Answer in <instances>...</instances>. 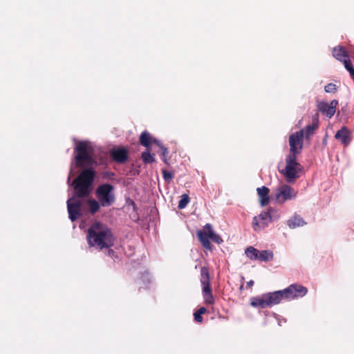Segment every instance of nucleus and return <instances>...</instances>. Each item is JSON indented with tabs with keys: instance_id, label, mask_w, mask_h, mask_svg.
I'll return each instance as SVG.
<instances>
[{
	"instance_id": "16",
	"label": "nucleus",
	"mask_w": 354,
	"mask_h": 354,
	"mask_svg": "<svg viewBox=\"0 0 354 354\" xmlns=\"http://www.w3.org/2000/svg\"><path fill=\"white\" fill-rule=\"evenodd\" d=\"M335 138L339 140L345 147H347L351 141V132L346 126L342 127L337 131L335 135Z\"/></svg>"
},
{
	"instance_id": "4",
	"label": "nucleus",
	"mask_w": 354,
	"mask_h": 354,
	"mask_svg": "<svg viewBox=\"0 0 354 354\" xmlns=\"http://www.w3.org/2000/svg\"><path fill=\"white\" fill-rule=\"evenodd\" d=\"M197 236L202 246L208 250L212 249L209 239L218 244H221L223 241L221 236L214 232L212 226L209 223L206 224L203 230L197 232Z\"/></svg>"
},
{
	"instance_id": "37",
	"label": "nucleus",
	"mask_w": 354,
	"mask_h": 354,
	"mask_svg": "<svg viewBox=\"0 0 354 354\" xmlns=\"http://www.w3.org/2000/svg\"><path fill=\"white\" fill-rule=\"evenodd\" d=\"M109 252L111 253V252H113V250H109Z\"/></svg>"
},
{
	"instance_id": "28",
	"label": "nucleus",
	"mask_w": 354,
	"mask_h": 354,
	"mask_svg": "<svg viewBox=\"0 0 354 354\" xmlns=\"http://www.w3.org/2000/svg\"><path fill=\"white\" fill-rule=\"evenodd\" d=\"M189 202V197L187 194H184L180 196L178 202V207L180 209H184Z\"/></svg>"
},
{
	"instance_id": "9",
	"label": "nucleus",
	"mask_w": 354,
	"mask_h": 354,
	"mask_svg": "<svg viewBox=\"0 0 354 354\" xmlns=\"http://www.w3.org/2000/svg\"><path fill=\"white\" fill-rule=\"evenodd\" d=\"M272 210L273 209L270 207L268 212H263L253 218L252 225L254 231H259L266 228L272 222V216L271 212Z\"/></svg>"
},
{
	"instance_id": "1",
	"label": "nucleus",
	"mask_w": 354,
	"mask_h": 354,
	"mask_svg": "<svg viewBox=\"0 0 354 354\" xmlns=\"http://www.w3.org/2000/svg\"><path fill=\"white\" fill-rule=\"evenodd\" d=\"M86 239L90 247L100 250L113 246L115 240L111 228L100 222H95L89 227Z\"/></svg>"
},
{
	"instance_id": "14",
	"label": "nucleus",
	"mask_w": 354,
	"mask_h": 354,
	"mask_svg": "<svg viewBox=\"0 0 354 354\" xmlns=\"http://www.w3.org/2000/svg\"><path fill=\"white\" fill-rule=\"evenodd\" d=\"M268 304V306L270 307L274 305L279 304L282 299H284L285 295L282 290L274 291L264 294Z\"/></svg>"
},
{
	"instance_id": "17",
	"label": "nucleus",
	"mask_w": 354,
	"mask_h": 354,
	"mask_svg": "<svg viewBox=\"0 0 354 354\" xmlns=\"http://www.w3.org/2000/svg\"><path fill=\"white\" fill-rule=\"evenodd\" d=\"M257 192L259 196V203L261 206L264 207L270 203V189L266 186H262L257 189Z\"/></svg>"
},
{
	"instance_id": "12",
	"label": "nucleus",
	"mask_w": 354,
	"mask_h": 354,
	"mask_svg": "<svg viewBox=\"0 0 354 354\" xmlns=\"http://www.w3.org/2000/svg\"><path fill=\"white\" fill-rule=\"evenodd\" d=\"M337 100H333L330 104L326 102H317V108L319 112L325 114L328 118H331L335 113L338 105Z\"/></svg>"
},
{
	"instance_id": "27",
	"label": "nucleus",
	"mask_w": 354,
	"mask_h": 354,
	"mask_svg": "<svg viewBox=\"0 0 354 354\" xmlns=\"http://www.w3.org/2000/svg\"><path fill=\"white\" fill-rule=\"evenodd\" d=\"M207 312V309L205 307H201L198 310L194 313V319L198 323H201L203 320L202 315Z\"/></svg>"
},
{
	"instance_id": "33",
	"label": "nucleus",
	"mask_w": 354,
	"mask_h": 354,
	"mask_svg": "<svg viewBox=\"0 0 354 354\" xmlns=\"http://www.w3.org/2000/svg\"><path fill=\"white\" fill-rule=\"evenodd\" d=\"M203 297H204L205 301L206 304H214V299L212 294H205V295H203Z\"/></svg>"
},
{
	"instance_id": "22",
	"label": "nucleus",
	"mask_w": 354,
	"mask_h": 354,
	"mask_svg": "<svg viewBox=\"0 0 354 354\" xmlns=\"http://www.w3.org/2000/svg\"><path fill=\"white\" fill-rule=\"evenodd\" d=\"M140 143L146 148H149L152 143V137L149 132L145 131L140 136Z\"/></svg>"
},
{
	"instance_id": "23",
	"label": "nucleus",
	"mask_w": 354,
	"mask_h": 354,
	"mask_svg": "<svg viewBox=\"0 0 354 354\" xmlns=\"http://www.w3.org/2000/svg\"><path fill=\"white\" fill-rule=\"evenodd\" d=\"M87 203L89 206V212L91 214H94L99 211L101 205L100 201L98 202L94 199H89L87 201Z\"/></svg>"
},
{
	"instance_id": "35",
	"label": "nucleus",
	"mask_w": 354,
	"mask_h": 354,
	"mask_svg": "<svg viewBox=\"0 0 354 354\" xmlns=\"http://www.w3.org/2000/svg\"><path fill=\"white\" fill-rule=\"evenodd\" d=\"M152 143H154V144L157 145L160 147L161 145H162V143L159 140H156L155 138H153L152 140Z\"/></svg>"
},
{
	"instance_id": "20",
	"label": "nucleus",
	"mask_w": 354,
	"mask_h": 354,
	"mask_svg": "<svg viewBox=\"0 0 354 354\" xmlns=\"http://www.w3.org/2000/svg\"><path fill=\"white\" fill-rule=\"evenodd\" d=\"M306 224V223L304 221L302 217L298 214H295L287 221V225L290 229L301 227Z\"/></svg>"
},
{
	"instance_id": "25",
	"label": "nucleus",
	"mask_w": 354,
	"mask_h": 354,
	"mask_svg": "<svg viewBox=\"0 0 354 354\" xmlns=\"http://www.w3.org/2000/svg\"><path fill=\"white\" fill-rule=\"evenodd\" d=\"M272 257L273 256L272 252L268 250H262L260 252H259L257 259L260 261H268L272 259Z\"/></svg>"
},
{
	"instance_id": "6",
	"label": "nucleus",
	"mask_w": 354,
	"mask_h": 354,
	"mask_svg": "<svg viewBox=\"0 0 354 354\" xmlns=\"http://www.w3.org/2000/svg\"><path fill=\"white\" fill-rule=\"evenodd\" d=\"M302 166L297 162V156L288 155L286 158V167L282 173L284 174L288 182L299 177L298 172L301 171Z\"/></svg>"
},
{
	"instance_id": "8",
	"label": "nucleus",
	"mask_w": 354,
	"mask_h": 354,
	"mask_svg": "<svg viewBox=\"0 0 354 354\" xmlns=\"http://www.w3.org/2000/svg\"><path fill=\"white\" fill-rule=\"evenodd\" d=\"M304 130L292 133L289 136L290 153L297 156L303 149Z\"/></svg>"
},
{
	"instance_id": "7",
	"label": "nucleus",
	"mask_w": 354,
	"mask_h": 354,
	"mask_svg": "<svg viewBox=\"0 0 354 354\" xmlns=\"http://www.w3.org/2000/svg\"><path fill=\"white\" fill-rule=\"evenodd\" d=\"M297 194V192L292 187L283 185L276 189L274 196L278 203L283 204L286 201L295 199Z\"/></svg>"
},
{
	"instance_id": "29",
	"label": "nucleus",
	"mask_w": 354,
	"mask_h": 354,
	"mask_svg": "<svg viewBox=\"0 0 354 354\" xmlns=\"http://www.w3.org/2000/svg\"><path fill=\"white\" fill-rule=\"evenodd\" d=\"M344 67L349 72L351 78L354 81V68L350 59L344 60Z\"/></svg>"
},
{
	"instance_id": "19",
	"label": "nucleus",
	"mask_w": 354,
	"mask_h": 354,
	"mask_svg": "<svg viewBox=\"0 0 354 354\" xmlns=\"http://www.w3.org/2000/svg\"><path fill=\"white\" fill-rule=\"evenodd\" d=\"M319 127V116L318 114H315L313 117V123L312 124L308 125L304 129V137L305 136L306 138H309L311 136H313L315 133V131Z\"/></svg>"
},
{
	"instance_id": "36",
	"label": "nucleus",
	"mask_w": 354,
	"mask_h": 354,
	"mask_svg": "<svg viewBox=\"0 0 354 354\" xmlns=\"http://www.w3.org/2000/svg\"><path fill=\"white\" fill-rule=\"evenodd\" d=\"M243 289V284H242L240 288H239V290L240 291H242V290Z\"/></svg>"
},
{
	"instance_id": "34",
	"label": "nucleus",
	"mask_w": 354,
	"mask_h": 354,
	"mask_svg": "<svg viewBox=\"0 0 354 354\" xmlns=\"http://www.w3.org/2000/svg\"><path fill=\"white\" fill-rule=\"evenodd\" d=\"M254 282L253 280H250L249 281L247 282V284H246V288H251L252 287V286L254 285Z\"/></svg>"
},
{
	"instance_id": "5",
	"label": "nucleus",
	"mask_w": 354,
	"mask_h": 354,
	"mask_svg": "<svg viewBox=\"0 0 354 354\" xmlns=\"http://www.w3.org/2000/svg\"><path fill=\"white\" fill-rule=\"evenodd\" d=\"M114 187L109 183L100 185L96 189V196L103 207L111 206L115 202L113 193Z\"/></svg>"
},
{
	"instance_id": "11",
	"label": "nucleus",
	"mask_w": 354,
	"mask_h": 354,
	"mask_svg": "<svg viewBox=\"0 0 354 354\" xmlns=\"http://www.w3.org/2000/svg\"><path fill=\"white\" fill-rule=\"evenodd\" d=\"M82 202L80 200H75L74 198L67 201V209L69 218L74 221L81 216Z\"/></svg>"
},
{
	"instance_id": "24",
	"label": "nucleus",
	"mask_w": 354,
	"mask_h": 354,
	"mask_svg": "<svg viewBox=\"0 0 354 354\" xmlns=\"http://www.w3.org/2000/svg\"><path fill=\"white\" fill-rule=\"evenodd\" d=\"M142 159L145 164H149L156 162L155 155L151 154L149 150L142 153Z\"/></svg>"
},
{
	"instance_id": "15",
	"label": "nucleus",
	"mask_w": 354,
	"mask_h": 354,
	"mask_svg": "<svg viewBox=\"0 0 354 354\" xmlns=\"http://www.w3.org/2000/svg\"><path fill=\"white\" fill-rule=\"evenodd\" d=\"M201 282L203 286V294H212L209 282V273L206 267H202L201 268Z\"/></svg>"
},
{
	"instance_id": "31",
	"label": "nucleus",
	"mask_w": 354,
	"mask_h": 354,
	"mask_svg": "<svg viewBox=\"0 0 354 354\" xmlns=\"http://www.w3.org/2000/svg\"><path fill=\"white\" fill-rule=\"evenodd\" d=\"M160 149L162 150L161 158H162V161L166 165H169V160L167 158L168 153H169L168 149L167 147H164L163 145L160 146Z\"/></svg>"
},
{
	"instance_id": "13",
	"label": "nucleus",
	"mask_w": 354,
	"mask_h": 354,
	"mask_svg": "<svg viewBox=\"0 0 354 354\" xmlns=\"http://www.w3.org/2000/svg\"><path fill=\"white\" fill-rule=\"evenodd\" d=\"M109 154L114 162L120 164L126 162L129 158L128 151L125 147L112 148Z\"/></svg>"
},
{
	"instance_id": "21",
	"label": "nucleus",
	"mask_w": 354,
	"mask_h": 354,
	"mask_svg": "<svg viewBox=\"0 0 354 354\" xmlns=\"http://www.w3.org/2000/svg\"><path fill=\"white\" fill-rule=\"evenodd\" d=\"M250 305L252 307H259L261 308H265L268 307L264 294L259 297H252L250 299Z\"/></svg>"
},
{
	"instance_id": "3",
	"label": "nucleus",
	"mask_w": 354,
	"mask_h": 354,
	"mask_svg": "<svg viewBox=\"0 0 354 354\" xmlns=\"http://www.w3.org/2000/svg\"><path fill=\"white\" fill-rule=\"evenodd\" d=\"M93 149L91 142L88 141H80L75 147V158L77 166L84 167L96 165V161L93 157Z\"/></svg>"
},
{
	"instance_id": "10",
	"label": "nucleus",
	"mask_w": 354,
	"mask_h": 354,
	"mask_svg": "<svg viewBox=\"0 0 354 354\" xmlns=\"http://www.w3.org/2000/svg\"><path fill=\"white\" fill-rule=\"evenodd\" d=\"M283 292L285 295L284 299L293 300L305 296L308 292V289L300 284L292 283L283 289Z\"/></svg>"
},
{
	"instance_id": "32",
	"label": "nucleus",
	"mask_w": 354,
	"mask_h": 354,
	"mask_svg": "<svg viewBox=\"0 0 354 354\" xmlns=\"http://www.w3.org/2000/svg\"><path fill=\"white\" fill-rule=\"evenodd\" d=\"M324 91L326 93H335L337 91V86L335 84L329 83L325 86Z\"/></svg>"
},
{
	"instance_id": "26",
	"label": "nucleus",
	"mask_w": 354,
	"mask_h": 354,
	"mask_svg": "<svg viewBox=\"0 0 354 354\" xmlns=\"http://www.w3.org/2000/svg\"><path fill=\"white\" fill-rule=\"evenodd\" d=\"M259 250L255 249L254 248L250 246L245 250V254L250 259H258Z\"/></svg>"
},
{
	"instance_id": "2",
	"label": "nucleus",
	"mask_w": 354,
	"mask_h": 354,
	"mask_svg": "<svg viewBox=\"0 0 354 354\" xmlns=\"http://www.w3.org/2000/svg\"><path fill=\"white\" fill-rule=\"evenodd\" d=\"M95 174V171L92 168L84 169L80 173L79 176L73 183L75 192V196L79 198H83L90 195Z\"/></svg>"
},
{
	"instance_id": "18",
	"label": "nucleus",
	"mask_w": 354,
	"mask_h": 354,
	"mask_svg": "<svg viewBox=\"0 0 354 354\" xmlns=\"http://www.w3.org/2000/svg\"><path fill=\"white\" fill-rule=\"evenodd\" d=\"M333 55L337 60L344 64V60L350 59L349 55L344 46H338L333 49Z\"/></svg>"
},
{
	"instance_id": "30",
	"label": "nucleus",
	"mask_w": 354,
	"mask_h": 354,
	"mask_svg": "<svg viewBox=\"0 0 354 354\" xmlns=\"http://www.w3.org/2000/svg\"><path fill=\"white\" fill-rule=\"evenodd\" d=\"M162 174L165 181L167 183H170L174 178V174L166 169H162Z\"/></svg>"
}]
</instances>
